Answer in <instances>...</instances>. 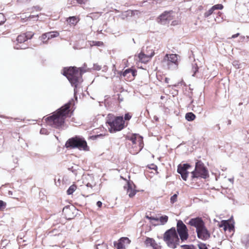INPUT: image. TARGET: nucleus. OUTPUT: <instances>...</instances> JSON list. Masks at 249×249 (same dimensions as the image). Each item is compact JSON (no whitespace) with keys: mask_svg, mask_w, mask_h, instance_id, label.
Returning <instances> with one entry per match:
<instances>
[{"mask_svg":"<svg viewBox=\"0 0 249 249\" xmlns=\"http://www.w3.org/2000/svg\"><path fill=\"white\" fill-rule=\"evenodd\" d=\"M189 238L188 230L181 220H177V227H172L163 234V240L167 246L175 249L179 245V241L184 242Z\"/></svg>","mask_w":249,"mask_h":249,"instance_id":"1","label":"nucleus"},{"mask_svg":"<svg viewBox=\"0 0 249 249\" xmlns=\"http://www.w3.org/2000/svg\"><path fill=\"white\" fill-rule=\"evenodd\" d=\"M74 105V101L71 99L68 103L57 109L52 115L45 119L47 124L53 127L59 128L65 123L67 117H71L74 109L71 110V106Z\"/></svg>","mask_w":249,"mask_h":249,"instance_id":"2","label":"nucleus"},{"mask_svg":"<svg viewBox=\"0 0 249 249\" xmlns=\"http://www.w3.org/2000/svg\"><path fill=\"white\" fill-rule=\"evenodd\" d=\"M80 72L75 67H65L63 70V75L67 77L71 85L74 88V95L76 100H77L76 88L79 82V78L82 77V74L85 72L83 71L82 68H80Z\"/></svg>","mask_w":249,"mask_h":249,"instance_id":"3","label":"nucleus"},{"mask_svg":"<svg viewBox=\"0 0 249 249\" xmlns=\"http://www.w3.org/2000/svg\"><path fill=\"white\" fill-rule=\"evenodd\" d=\"M106 123L108 125L110 133L120 131L125 127V122L123 116H115L109 114L106 117Z\"/></svg>","mask_w":249,"mask_h":249,"instance_id":"4","label":"nucleus"},{"mask_svg":"<svg viewBox=\"0 0 249 249\" xmlns=\"http://www.w3.org/2000/svg\"><path fill=\"white\" fill-rule=\"evenodd\" d=\"M65 146L68 149L77 148L80 150H89L86 140L83 137L79 136H75L69 139L66 141Z\"/></svg>","mask_w":249,"mask_h":249,"instance_id":"5","label":"nucleus"},{"mask_svg":"<svg viewBox=\"0 0 249 249\" xmlns=\"http://www.w3.org/2000/svg\"><path fill=\"white\" fill-rule=\"evenodd\" d=\"M191 175L192 180L199 178L206 179L209 176L207 168L201 160H198L196 162L195 168L194 170L191 172Z\"/></svg>","mask_w":249,"mask_h":249,"instance_id":"6","label":"nucleus"},{"mask_svg":"<svg viewBox=\"0 0 249 249\" xmlns=\"http://www.w3.org/2000/svg\"><path fill=\"white\" fill-rule=\"evenodd\" d=\"M164 61L169 70H175L178 67V57L176 54H166Z\"/></svg>","mask_w":249,"mask_h":249,"instance_id":"7","label":"nucleus"},{"mask_svg":"<svg viewBox=\"0 0 249 249\" xmlns=\"http://www.w3.org/2000/svg\"><path fill=\"white\" fill-rule=\"evenodd\" d=\"M197 237L202 240L205 241L208 239L210 236L211 234L209 231L207 230L205 225L199 229L196 230Z\"/></svg>","mask_w":249,"mask_h":249,"instance_id":"8","label":"nucleus"},{"mask_svg":"<svg viewBox=\"0 0 249 249\" xmlns=\"http://www.w3.org/2000/svg\"><path fill=\"white\" fill-rule=\"evenodd\" d=\"M187 224L190 225L191 226L196 228V230L205 225L202 218L199 216L191 218Z\"/></svg>","mask_w":249,"mask_h":249,"instance_id":"9","label":"nucleus"},{"mask_svg":"<svg viewBox=\"0 0 249 249\" xmlns=\"http://www.w3.org/2000/svg\"><path fill=\"white\" fill-rule=\"evenodd\" d=\"M173 11H166L162 13L158 18L159 22L162 24H166L169 23V21L172 19L171 14L172 13Z\"/></svg>","mask_w":249,"mask_h":249,"instance_id":"10","label":"nucleus"},{"mask_svg":"<svg viewBox=\"0 0 249 249\" xmlns=\"http://www.w3.org/2000/svg\"><path fill=\"white\" fill-rule=\"evenodd\" d=\"M155 54L154 51H152L150 54L145 53L144 52H141L138 54L139 61L142 63H146L154 56Z\"/></svg>","mask_w":249,"mask_h":249,"instance_id":"11","label":"nucleus"},{"mask_svg":"<svg viewBox=\"0 0 249 249\" xmlns=\"http://www.w3.org/2000/svg\"><path fill=\"white\" fill-rule=\"evenodd\" d=\"M133 186H135L133 183L131 181H128L126 186H124V188L126 190L127 193L130 197L134 196L137 191L133 189Z\"/></svg>","mask_w":249,"mask_h":249,"instance_id":"12","label":"nucleus"},{"mask_svg":"<svg viewBox=\"0 0 249 249\" xmlns=\"http://www.w3.org/2000/svg\"><path fill=\"white\" fill-rule=\"evenodd\" d=\"M220 227H223L225 231H229L230 232L234 231V226L233 223H230L226 220H223L221 224L219 225Z\"/></svg>","mask_w":249,"mask_h":249,"instance_id":"13","label":"nucleus"},{"mask_svg":"<svg viewBox=\"0 0 249 249\" xmlns=\"http://www.w3.org/2000/svg\"><path fill=\"white\" fill-rule=\"evenodd\" d=\"M177 172L179 174L183 180L186 181L187 179L189 172L186 171L181 167V164H179L178 166Z\"/></svg>","mask_w":249,"mask_h":249,"instance_id":"14","label":"nucleus"},{"mask_svg":"<svg viewBox=\"0 0 249 249\" xmlns=\"http://www.w3.org/2000/svg\"><path fill=\"white\" fill-rule=\"evenodd\" d=\"M194 100H192L191 101L190 104L189 105V107L191 108L192 110L193 111L198 113H201L203 110V108L202 107L198 105H195L194 104Z\"/></svg>","mask_w":249,"mask_h":249,"instance_id":"15","label":"nucleus"},{"mask_svg":"<svg viewBox=\"0 0 249 249\" xmlns=\"http://www.w3.org/2000/svg\"><path fill=\"white\" fill-rule=\"evenodd\" d=\"M123 240L129 241V238L126 237H121L119 239L118 242H114V245L117 249H125L124 245L123 244L121 241Z\"/></svg>","mask_w":249,"mask_h":249,"instance_id":"16","label":"nucleus"},{"mask_svg":"<svg viewBox=\"0 0 249 249\" xmlns=\"http://www.w3.org/2000/svg\"><path fill=\"white\" fill-rule=\"evenodd\" d=\"M139 137V143H140L142 141V137H141V136H138V135L137 134H134L132 136L129 137L128 138V139L130 141H131L133 143V144H136L137 143V137Z\"/></svg>","mask_w":249,"mask_h":249,"instance_id":"17","label":"nucleus"},{"mask_svg":"<svg viewBox=\"0 0 249 249\" xmlns=\"http://www.w3.org/2000/svg\"><path fill=\"white\" fill-rule=\"evenodd\" d=\"M67 22L71 25H75L79 21V19L76 16L70 17L67 19Z\"/></svg>","mask_w":249,"mask_h":249,"instance_id":"18","label":"nucleus"},{"mask_svg":"<svg viewBox=\"0 0 249 249\" xmlns=\"http://www.w3.org/2000/svg\"><path fill=\"white\" fill-rule=\"evenodd\" d=\"M38 15H30L28 17H26V16H25V17H23V16H21V19L23 21H28V20H31V19H33L34 20H37L38 19Z\"/></svg>","mask_w":249,"mask_h":249,"instance_id":"19","label":"nucleus"},{"mask_svg":"<svg viewBox=\"0 0 249 249\" xmlns=\"http://www.w3.org/2000/svg\"><path fill=\"white\" fill-rule=\"evenodd\" d=\"M144 244L146 246H150L151 247L153 246L157 245V243L155 240L152 238L146 237L145 241H144Z\"/></svg>","mask_w":249,"mask_h":249,"instance_id":"20","label":"nucleus"},{"mask_svg":"<svg viewBox=\"0 0 249 249\" xmlns=\"http://www.w3.org/2000/svg\"><path fill=\"white\" fill-rule=\"evenodd\" d=\"M185 117L186 120L191 122L195 119L196 116L193 112H190L186 113Z\"/></svg>","mask_w":249,"mask_h":249,"instance_id":"21","label":"nucleus"},{"mask_svg":"<svg viewBox=\"0 0 249 249\" xmlns=\"http://www.w3.org/2000/svg\"><path fill=\"white\" fill-rule=\"evenodd\" d=\"M47 40L57 37L59 34L57 31H53L47 33Z\"/></svg>","mask_w":249,"mask_h":249,"instance_id":"22","label":"nucleus"},{"mask_svg":"<svg viewBox=\"0 0 249 249\" xmlns=\"http://www.w3.org/2000/svg\"><path fill=\"white\" fill-rule=\"evenodd\" d=\"M17 41L18 43H22L25 42L27 41L26 36L24 34V33L18 35L17 38Z\"/></svg>","mask_w":249,"mask_h":249,"instance_id":"23","label":"nucleus"},{"mask_svg":"<svg viewBox=\"0 0 249 249\" xmlns=\"http://www.w3.org/2000/svg\"><path fill=\"white\" fill-rule=\"evenodd\" d=\"M77 186L75 184H72L69 187L67 191V194L68 195H72L73 193L76 190Z\"/></svg>","mask_w":249,"mask_h":249,"instance_id":"24","label":"nucleus"},{"mask_svg":"<svg viewBox=\"0 0 249 249\" xmlns=\"http://www.w3.org/2000/svg\"><path fill=\"white\" fill-rule=\"evenodd\" d=\"M198 67L196 63L192 64V71L193 72L192 74L193 76H197L196 73L198 72Z\"/></svg>","mask_w":249,"mask_h":249,"instance_id":"25","label":"nucleus"},{"mask_svg":"<svg viewBox=\"0 0 249 249\" xmlns=\"http://www.w3.org/2000/svg\"><path fill=\"white\" fill-rule=\"evenodd\" d=\"M241 242L246 245L249 244V235L246 234L243 236L241 238Z\"/></svg>","mask_w":249,"mask_h":249,"instance_id":"26","label":"nucleus"},{"mask_svg":"<svg viewBox=\"0 0 249 249\" xmlns=\"http://www.w3.org/2000/svg\"><path fill=\"white\" fill-rule=\"evenodd\" d=\"M168 216L165 215L161 216L159 218V220H160L161 225H164L166 223H167V222L168 221Z\"/></svg>","mask_w":249,"mask_h":249,"instance_id":"27","label":"nucleus"},{"mask_svg":"<svg viewBox=\"0 0 249 249\" xmlns=\"http://www.w3.org/2000/svg\"><path fill=\"white\" fill-rule=\"evenodd\" d=\"M96 249H107V246L106 244L103 242L96 244Z\"/></svg>","mask_w":249,"mask_h":249,"instance_id":"28","label":"nucleus"},{"mask_svg":"<svg viewBox=\"0 0 249 249\" xmlns=\"http://www.w3.org/2000/svg\"><path fill=\"white\" fill-rule=\"evenodd\" d=\"M224 6L222 4H217L214 5L211 8L214 11L215 10H222Z\"/></svg>","mask_w":249,"mask_h":249,"instance_id":"29","label":"nucleus"},{"mask_svg":"<svg viewBox=\"0 0 249 249\" xmlns=\"http://www.w3.org/2000/svg\"><path fill=\"white\" fill-rule=\"evenodd\" d=\"M178 192H177V194H175L174 195H173L171 197L170 202L172 204H174L175 202H176L177 201V197H178Z\"/></svg>","mask_w":249,"mask_h":249,"instance_id":"30","label":"nucleus"},{"mask_svg":"<svg viewBox=\"0 0 249 249\" xmlns=\"http://www.w3.org/2000/svg\"><path fill=\"white\" fill-rule=\"evenodd\" d=\"M181 247L184 249H196L194 245H183L181 246Z\"/></svg>","mask_w":249,"mask_h":249,"instance_id":"31","label":"nucleus"},{"mask_svg":"<svg viewBox=\"0 0 249 249\" xmlns=\"http://www.w3.org/2000/svg\"><path fill=\"white\" fill-rule=\"evenodd\" d=\"M24 34L26 36V38H27V40L28 39H31L34 35V34L31 31H27L26 33H24Z\"/></svg>","mask_w":249,"mask_h":249,"instance_id":"32","label":"nucleus"},{"mask_svg":"<svg viewBox=\"0 0 249 249\" xmlns=\"http://www.w3.org/2000/svg\"><path fill=\"white\" fill-rule=\"evenodd\" d=\"M214 12V11L212 9V8H211L208 11H206L204 14V16L205 18H208L210 16H211L212 14H213Z\"/></svg>","mask_w":249,"mask_h":249,"instance_id":"33","label":"nucleus"},{"mask_svg":"<svg viewBox=\"0 0 249 249\" xmlns=\"http://www.w3.org/2000/svg\"><path fill=\"white\" fill-rule=\"evenodd\" d=\"M40 39L42 40L43 43H46L47 42V33L42 35L40 36Z\"/></svg>","mask_w":249,"mask_h":249,"instance_id":"34","label":"nucleus"},{"mask_svg":"<svg viewBox=\"0 0 249 249\" xmlns=\"http://www.w3.org/2000/svg\"><path fill=\"white\" fill-rule=\"evenodd\" d=\"M103 45H104V43L102 41H93L92 42V45L93 46H103Z\"/></svg>","mask_w":249,"mask_h":249,"instance_id":"35","label":"nucleus"},{"mask_svg":"<svg viewBox=\"0 0 249 249\" xmlns=\"http://www.w3.org/2000/svg\"><path fill=\"white\" fill-rule=\"evenodd\" d=\"M232 65L235 69H240L241 68V64L239 63L238 61H234L232 62Z\"/></svg>","mask_w":249,"mask_h":249,"instance_id":"36","label":"nucleus"},{"mask_svg":"<svg viewBox=\"0 0 249 249\" xmlns=\"http://www.w3.org/2000/svg\"><path fill=\"white\" fill-rule=\"evenodd\" d=\"M130 71H131V69H127L122 72V75L124 77L126 76L128 73H130Z\"/></svg>","mask_w":249,"mask_h":249,"instance_id":"37","label":"nucleus"},{"mask_svg":"<svg viewBox=\"0 0 249 249\" xmlns=\"http://www.w3.org/2000/svg\"><path fill=\"white\" fill-rule=\"evenodd\" d=\"M5 21V18L4 15L0 13V25L3 24Z\"/></svg>","mask_w":249,"mask_h":249,"instance_id":"38","label":"nucleus"},{"mask_svg":"<svg viewBox=\"0 0 249 249\" xmlns=\"http://www.w3.org/2000/svg\"><path fill=\"white\" fill-rule=\"evenodd\" d=\"M181 167L186 171H187L191 167V165L189 163H184L183 165H181Z\"/></svg>","mask_w":249,"mask_h":249,"instance_id":"39","label":"nucleus"},{"mask_svg":"<svg viewBox=\"0 0 249 249\" xmlns=\"http://www.w3.org/2000/svg\"><path fill=\"white\" fill-rule=\"evenodd\" d=\"M199 249H208L205 243H201L198 244Z\"/></svg>","mask_w":249,"mask_h":249,"instance_id":"40","label":"nucleus"},{"mask_svg":"<svg viewBox=\"0 0 249 249\" xmlns=\"http://www.w3.org/2000/svg\"><path fill=\"white\" fill-rule=\"evenodd\" d=\"M6 206V202L2 200H0V209L2 210L5 209Z\"/></svg>","mask_w":249,"mask_h":249,"instance_id":"41","label":"nucleus"},{"mask_svg":"<svg viewBox=\"0 0 249 249\" xmlns=\"http://www.w3.org/2000/svg\"><path fill=\"white\" fill-rule=\"evenodd\" d=\"M93 69L95 71H100L101 69V66L98 64H94Z\"/></svg>","mask_w":249,"mask_h":249,"instance_id":"42","label":"nucleus"},{"mask_svg":"<svg viewBox=\"0 0 249 249\" xmlns=\"http://www.w3.org/2000/svg\"><path fill=\"white\" fill-rule=\"evenodd\" d=\"M145 218L150 220H154V221H159V218H157V217H155L154 216H149L148 215H146L145 216Z\"/></svg>","mask_w":249,"mask_h":249,"instance_id":"43","label":"nucleus"},{"mask_svg":"<svg viewBox=\"0 0 249 249\" xmlns=\"http://www.w3.org/2000/svg\"><path fill=\"white\" fill-rule=\"evenodd\" d=\"M142 51L144 52L145 53L150 54L152 51H154L152 49H151L150 47H147L145 51L143 50Z\"/></svg>","mask_w":249,"mask_h":249,"instance_id":"44","label":"nucleus"},{"mask_svg":"<svg viewBox=\"0 0 249 249\" xmlns=\"http://www.w3.org/2000/svg\"><path fill=\"white\" fill-rule=\"evenodd\" d=\"M131 118V115L129 113H125V115H124V120L125 121H128Z\"/></svg>","mask_w":249,"mask_h":249,"instance_id":"45","label":"nucleus"},{"mask_svg":"<svg viewBox=\"0 0 249 249\" xmlns=\"http://www.w3.org/2000/svg\"><path fill=\"white\" fill-rule=\"evenodd\" d=\"M240 41H241L245 40L247 42L249 40V36H240Z\"/></svg>","mask_w":249,"mask_h":249,"instance_id":"46","label":"nucleus"},{"mask_svg":"<svg viewBox=\"0 0 249 249\" xmlns=\"http://www.w3.org/2000/svg\"><path fill=\"white\" fill-rule=\"evenodd\" d=\"M40 133L47 135L48 134V131L45 128H41L40 130Z\"/></svg>","mask_w":249,"mask_h":249,"instance_id":"47","label":"nucleus"},{"mask_svg":"<svg viewBox=\"0 0 249 249\" xmlns=\"http://www.w3.org/2000/svg\"><path fill=\"white\" fill-rule=\"evenodd\" d=\"M148 168L154 170H157L158 169L157 166L154 164H151L148 166Z\"/></svg>","mask_w":249,"mask_h":249,"instance_id":"48","label":"nucleus"},{"mask_svg":"<svg viewBox=\"0 0 249 249\" xmlns=\"http://www.w3.org/2000/svg\"><path fill=\"white\" fill-rule=\"evenodd\" d=\"M68 170L69 171H71L73 174H74V175H76L77 174V170L76 169H74L73 168V167H71L70 168H69Z\"/></svg>","mask_w":249,"mask_h":249,"instance_id":"49","label":"nucleus"},{"mask_svg":"<svg viewBox=\"0 0 249 249\" xmlns=\"http://www.w3.org/2000/svg\"><path fill=\"white\" fill-rule=\"evenodd\" d=\"M130 72L133 77H135L137 75V71L135 69H131V71H130Z\"/></svg>","mask_w":249,"mask_h":249,"instance_id":"50","label":"nucleus"},{"mask_svg":"<svg viewBox=\"0 0 249 249\" xmlns=\"http://www.w3.org/2000/svg\"><path fill=\"white\" fill-rule=\"evenodd\" d=\"M97 15L96 13H90L88 17L91 18H95V16Z\"/></svg>","mask_w":249,"mask_h":249,"instance_id":"51","label":"nucleus"},{"mask_svg":"<svg viewBox=\"0 0 249 249\" xmlns=\"http://www.w3.org/2000/svg\"><path fill=\"white\" fill-rule=\"evenodd\" d=\"M131 241L129 239V241L125 240H123V241H121L122 243L124 245L125 243H126L127 244H129Z\"/></svg>","mask_w":249,"mask_h":249,"instance_id":"52","label":"nucleus"},{"mask_svg":"<svg viewBox=\"0 0 249 249\" xmlns=\"http://www.w3.org/2000/svg\"><path fill=\"white\" fill-rule=\"evenodd\" d=\"M27 46H17L16 47H15V48L16 49H25L26 48H27Z\"/></svg>","mask_w":249,"mask_h":249,"instance_id":"53","label":"nucleus"},{"mask_svg":"<svg viewBox=\"0 0 249 249\" xmlns=\"http://www.w3.org/2000/svg\"><path fill=\"white\" fill-rule=\"evenodd\" d=\"M96 205L98 207H101L102 206V202L100 201H98L96 203Z\"/></svg>","mask_w":249,"mask_h":249,"instance_id":"54","label":"nucleus"},{"mask_svg":"<svg viewBox=\"0 0 249 249\" xmlns=\"http://www.w3.org/2000/svg\"><path fill=\"white\" fill-rule=\"evenodd\" d=\"M153 248V249H160L161 247L160 246H158L157 244V245L153 246L152 247Z\"/></svg>","mask_w":249,"mask_h":249,"instance_id":"55","label":"nucleus"},{"mask_svg":"<svg viewBox=\"0 0 249 249\" xmlns=\"http://www.w3.org/2000/svg\"><path fill=\"white\" fill-rule=\"evenodd\" d=\"M95 185V184H94L93 185L92 184H91V183H88L87 184H86V186L88 187H90L91 188H92V187Z\"/></svg>","mask_w":249,"mask_h":249,"instance_id":"56","label":"nucleus"},{"mask_svg":"<svg viewBox=\"0 0 249 249\" xmlns=\"http://www.w3.org/2000/svg\"><path fill=\"white\" fill-rule=\"evenodd\" d=\"M118 100L119 101V102H121L123 101V97H121V94H118Z\"/></svg>","mask_w":249,"mask_h":249,"instance_id":"57","label":"nucleus"},{"mask_svg":"<svg viewBox=\"0 0 249 249\" xmlns=\"http://www.w3.org/2000/svg\"><path fill=\"white\" fill-rule=\"evenodd\" d=\"M239 33H237L236 34H234V35H233L232 36H231V38H235L237 37H238L239 36Z\"/></svg>","mask_w":249,"mask_h":249,"instance_id":"58","label":"nucleus"},{"mask_svg":"<svg viewBox=\"0 0 249 249\" xmlns=\"http://www.w3.org/2000/svg\"><path fill=\"white\" fill-rule=\"evenodd\" d=\"M34 8L35 9H36V10H37V11H40L41 10V8L39 7V6H34Z\"/></svg>","mask_w":249,"mask_h":249,"instance_id":"59","label":"nucleus"},{"mask_svg":"<svg viewBox=\"0 0 249 249\" xmlns=\"http://www.w3.org/2000/svg\"><path fill=\"white\" fill-rule=\"evenodd\" d=\"M169 80H170V79H169V78L166 77V78H165V80H164V81H165V82L166 83H169Z\"/></svg>","mask_w":249,"mask_h":249,"instance_id":"60","label":"nucleus"},{"mask_svg":"<svg viewBox=\"0 0 249 249\" xmlns=\"http://www.w3.org/2000/svg\"><path fill=\"white\" fill-rule=\"evenodd\" d=\"M229 180L232 183H233V182H234V178H229Z\"/></svg>","mask_w":249,"mask_h":249,"instance_id":"61","label":"nucleus"},{"mask_svg":"<svg viewBox=\"0 0 249 249\" xmlns=\"http://www.w3.org/2000/svg\"><path fill=\"white\" fill-rule=\"evenodd\" d=\"M8 194L9 196H13V192H12L11 191H9Z\"/></svg>","mask_w":249,"mask_h":249,"instance_id":"62","label":"nucleus"},{"mask_svg":"<svg viewBox=\"0 0 249 249\" xmlns=\"http://www.w3.org/2000/svg\"><path fill=\"white\" fill-rule=\"evenodd\" d=\"M216 127L217 128L218 130H219V129H220V126H219V124H217L216 125Z\"/></svg>","mask_w":249,"mask_h":249,"instance_id":"63","label":"nucleus"},{"mask_svg":"<svg viewBox=\"0 0 249 249\" xmlns=\"http://www.w3.org/2000/svg\"><path fill=\"white\" fill-rule=\"evenodd\" d=\"M231 120H229L228 121V125H230V124H231Z\"/></svg>","mask_w":249,"mask_h":249,"instance_id":"64","label":"nucleus"}]
</instances>
